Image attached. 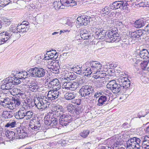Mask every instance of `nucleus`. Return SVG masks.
<instances>
[{
    "label": "nucleus",
    "instance_id": "nucleus-57",
    "mask_svg": "<svg viewBox=\"0 0 149 149\" xmlns=\"http://www.w3.org/2000/svg\"><path fill=\"white\" fill-rule=\"evenodd\" d=\"M58 80L57 79H54L50 81V82H49V86L51 87L52 86H54L56 83L58 82Z\"/></svg>",
    "mask_w": 149,
    "mask_h": 149
},
{
    "label": "nucleus",
    "instance_id": "nucleus-42",
    "mask_svg": "<svg viewBox=\"0 0 149 149\" xmlns=\"http://www.w3.org/2000/svg\"><path fill=\"white\" fill-rule=\"evenodd\" d=\"M50 52V54H48L50 55H51V57L53 59H56L58 55V53L56 52V51L52 49V50H50L47 51V53L46 55L48 54V53Z\"/></svg>",
    "mask_w": 149,
    "mask_h": 149
},
{
    "label": "nucleus",
    "instance_id": "nucleus-38",
    "mask_svg": "<svg viewBox=\"0 0 149 149\" xmlns=\"http://www.w3.org/2000/svg\"><path fill=\"white\" fill-rule=\"evenodd\" d=\"M16 125V121L14 120H10L6 123L4 127L6 128H13L15 127Z\"/></svg>",
    "mask_w": 149,
    "mask_h": 149
},
{
    "label": "nucleus",
    "instance_id": "nucleus-52",
    "mask_svg": "<svg viewBox=\"0 0 149 149\" xmlns=\"http://www.w3.org/2000/svg\"><path fill=\"white\" fill-rule=\"evenodd\" d=\"M110 9L111 8H110L109 7L105 6L102 9V13L105 15H108L110 12Z\"/></svg>",
    "mask_w": 149,
    "mask_h": 149
},
{
    "label": "nucleus",
    "instance_id": "nucleus-24",
    "mask_svg": "<svg viewBox=\"0 0 149 149\" xmlns=\"http://www.w3.org/2000/svg\"><path fill=\"white\" fill-rule=\"evenodd\" d=\"M3 102L4 103L3 107L8 108L10 109H12L14 108V104L12 100H11L10 98L8 97L3 98Z\"/></svg>",
    "mask_w": 149,
    "mask_h": 149
},
{
    "label": "nucleus",
    "instance_id": "nucleus-37",
    "mask_svg": "<svg viewBox=\"0 0 149 149\" xmlns=\"http://www.w3.org/2000/svg\"><path fill=\"white\" fill-rule=\"evenodd\" d=\"M60 69V66L58 64L57 65H53L50 68L51 71L53 73L55 74H58L59 73V69Z\"/></svg>",
    "mask_w": 149,
    "mask_h": 149
},
{
    "label": "nucleus",
    "instance_id": "nucleus-5",
    "mask_svg": "<svg viewBox=\"0 0 149 149\" xmlns=\"http://www.w3.org/2000/svg\"><path fill=\"white\" fill-rule=\"evenodd\" d=\"M130 1H125L124 2L122 1H116L111 3L109 5L111 9H120L122 10H124L126 13H128L130 11Z\"/></svg>",
    "mask_w": 149,
    "mask_h": 149
},
{
    "label": "nucleus",
    "instance_id": "nucleus-9",
    "mask_svg": "<svg viewBox=\"0 0 149 149\" xmlns=\"http://www.w3.org/2000/svg\"><path fill=\"white\" fill-rule=\"evenodd\" d=\"M61 4L63 6L73 7L77 5V3L74 0H60V1H56L54 3V7L56 10L64 8L61 7Z\"/></svg>",
    "mask_w": 149,
    "mask_h": 149
},
{
    "label": "nucleus",
    "instance_id": "nucleus-39",
    "mask_svg": "<svg viewBox=\"0 0 149 149\" xmlns=\"http://www.w3.org/2000/svg\"><path fill=\"white\" fill-rule=\"evenodd\" d=\"M134 24V26L138 28H140L145 25L144 21L142 19H139L136 21Z\"/></svg>",
    "mask_w": 149,
    "mask_h": 149
},
{
    "label": "nucleus",
    "instance_id": "nucleus-64",
    "mask_svg": "<svg viewBox=\"0 0 149 149\" xmlns=\"http://www.w3.org/2000/svg\"><path fill=\"white\" fill-rule=\"evenodd\" d=\"M75 110H74L72 113H73L74 115H79L81 112V111L79 110V109L76 108L74 109Z\"/></svg>",
    "mask_w": 149,
    "mask_h": 149
},
{
    "label": "nucleus",
    "instance_id": "nucleus-55",
    "mask_svg": "<svg viewBox=\"0 0 149 149\" xmlns=\"http://www.w3.org/2000/svg\"><path fill=\"white\" fill-rule=\"evenodd\" d=\"M61 88V84H60L59 81L56 83L55 85L52 87L53 90L58 91Z\"/></svg>",
    "mask_w": 149,
    "mask_h": 149
},
{
    "label": "nucleus",
    "instance_id": "nucleus-48",
    "mask_svg": "<svg viewBox=\"0 0 149 149\" xmlns=\"http://www.w3.org/2000/svg\"><path fill=\"white\" fill-rule=\"evenodd\" d=\"M43 102V104L44 105V109L46 108L47 105H49L50 104V102H51L50 100H49L48 98L45 97V98L44 97L43 98H41Z\"/></svg>",
    "mask_w": 149,
    "mask_h": 149
},
{
    "label": "nucleus",
    "instance_id": "nucleus-54",
    "mask_svg": "<svg viewBox=\"0 0 149 149\" xmlns=\"http://www.w3.org/2000/svg\"><path fill=\"white\" fill-rule=\"evenodd\" d=\"M75 108V107L72 104H69L67 107V110L69 112L72 113L74 110H74Z\"/></svg>",
    "mask_w": 149,
    "mask_h": 149
},
{
    "label": "nucleus",
    "instance_id": "nucleus-25",
    "mask_svg": "<svg viewBox=\"0 0 149 149\" xmlns=\"http://www.w3.org/2000/svg\"><path fill=\"white\" fill-rule=\"evenodd\" d=\"M138 58L140 57L142 59H147L149 58V52L146 49H143L140 51L137 55Z\"/></svg>",
    "mask_w": 149,
    "mask_h": 149
},
{
    "label": "nucleus",
    "instance_id": "nucleus-27",
    "mask_svg": "<svg viewBox=\"0 0 149 149\" xmlns=\"http://www.w3.org/2000/svg\"><path fill=\"white\" fill-rule=\"evenodd\" d=\"M14 116L17 119H21L25 117V110L22 109V107L20 108L19 110L15 113Z\"/></svg>",
    "mask_w": 149,
    "mask_h": 149
},
{
    "label": "nucleus",
    "instance_id": "nucleus-18",
    "mask_svg": "<svg viewBox=\"0 0 149 149\" xmlns=\"http://www.w3.org/2000/svg\"><path fill=\"white\" fill-rule=\"evenodd\" d=\"M12 34L8 32H3L0 34V45L3 44L12 37Z\"/></svg>",
    "mask_w": 149,
    "mask_h": 149
},
{
    "label": "nucleus",
    "instance_id": "nucleus-33",
    "mask_svg": "<svg viewBox=\"0 0 149 149\" xmlns=\"http://www.w3.org/2000/svg\"><path fill=\"white\" fill-rule=\"evenodd\" d=\"M26 72V74H27V77L28 78L30 77H36V67L32 68L29 70H27Z\"/></svg>",
    "mask_w": 149,
    "mask_h": 149
},
{
    "label": "nucleus",
    "instance_id": "nucleus-6",
    "mask_svg": "<svg viewBox=\"0 0 149 149\" xmlns=\"http://www.w3.org/2000/svg\"><path fill=\"white\" fill-rule=\"evenodd\" d=\"M125 146L127 149H140V139L135 137L130 138L126 141Z\"/></svg>",
    "mask_w": 149,
    "mask_h": 149
},
{
    "label": "nucleus",
    "instance_id": "nucleus-30",
    "mask_svg": "<svg viewBox=\"0 0 149 149\" xmlns=\"http://www.w3.org/2000/svg\"><path fill=\"white\" fill-rule=\"evenodd\" d=\"M5 133L6 137L10 140H13L16 139V135L15 132H14L7 130L5 132Z\"/></svg>",
    "mask_w": 149,
    "mask_h": 149
},
{
    "label": "nucleus",
    "instance_id": "nucleus-8",
    "mask_svg": "<svg viewBox=\"0 0 149 149\" xmlns=\"http://www.w3.org/2000/svg\"><path fill=\"white\" fill-rule=\"evenodd\" d=\"M118 29L114 28L111 31H109L106 36L107 42H118L120 40V37L118 33Z\"/></svg>",
    "mask_w": 149,
    "mask_h": 149
},
{
    "label": "nucleus",
    "instance_id": "nucleus-63",
    "mask_svg": "<svg viewBox=\"0 0 149 149\" xmlns=\"http://www.w3.org/2000/svg\"><path fill=\"white\" fill-rule=\"evenodd\" d=\"M40 118L38 117L37 116H35L32 118V119L31 121V122H33V123L34 122H38V121H40Z\"/></svg>",
    "mask_w": 149,
    "mask_h": 149
},
{
    "label": "nucleus",
    "instance_id": "nucleus-29",
    "mask_svg": "<svg viewBox=\"0 0 149 149\" xmlns=\"http://www.w3.org/2000/svg\"><path fill=\"white\" fill-rule=\"evenodd\" d=\"M80 35L81 38L84 40L90 39L91 37L90 32L85 29L80 31Z\"/></svg>",
    "mask_w": 149,
    "mask_h": 149
},
{
    "label": "nucleus",
    "instance_id": "nucleus-16",
    "mask_svg": "<svg viewBox=\"0 0 149 149\" xmlns=\"http://www.w3.org/2000/svg\"><path fill=\"white\" fill-rule=\"evenodd\" d=\"M106 31L103 29L98 30L97 31H96L95 34H94V38L96 39H102L105 38V40L107 42V39L106 36L107 35V33Z\"/></svg>",
    "mask_w": 149,
    "mask_h": 149
},
{
    "label": "nucleus",
    "instance_id": "nucleus-51",
    "mask_svg": "<svg viewBox=\"0 0 149 149\" xmlns=\"http://www.w3.org/2000/svg\"><path fill=\"white\" fill-rule=\"evenodd\" d=\"M71 87V82H66L63 84V88L67 90H70Z\"/></svg>",
    "mask_w": 149,
    "mask_h": 149
},
{
    "label": "nucleus",
    "instance_id": "nucleus-59",
    "mask_svg": "<svg viewBox=\"0 0 149 149\" xmlns=\"http://www.w3.org/2000/svg\"><path fill=\"white\" fill-rule=\"evenodd\" d=\"M85 82L84 79H83L80 78L79 79L78 81L76 83H77L78 86V88L81 86H82L84 84V83Z\"/></svg>",
    "mask_w": 149,
    "mask_h": 149
},
{
    "label": "nucleus",
    "instance_id": "nucleus-15",
    "mask_svg": "<svg viewBox=\"0 0 149 149\" xmlns=\"http://www.w3.org/2000/svg\"><path fill=\"white\" fill-rule=\"evenodd\" d=\"M26 128H17L16 129L15 131L16 135V139H23L24 138L28 135L26 131Z\"/></svg>",
    "mask_w": 149,
    "mask_h": 149
},
{
    "label": "nucleus",
    "instance_id": "nucleus-4",
    "mask_svg": "<svg viewBox=\"0 0 149 149\" xmlns=\"http://www.w3.org/2000/svg\"><path fill=\"white\" fill-rule=\"evenodd\" d=\"M17 75V74H14L13 75V77H10L4 79L2 81L1 89L3 90H9L12 88L13 85H17L19 84L21 81L15 76Z\"/></svg>",
    "mask_w": 149,
    "mask_h": 149
},
{
    "label": "nucleus",
    "instance_id": "nucleus-23",
    "mask_svg": "<svg viewBox=\"0 0 149 149\" xmlns=\"http://www.w3.org/2000/svg\"><path fill=\"white\" fill-rule=\"evenodd\" d=\"M143 30L139 29L134 32H131V38L134 39H136L139 38L141 36L143 35Z\"/></svg>",
    "mask_w": 149,
    "mask_h": 149
},
{
    "label": "nucleus",
    "instance_id": "nucleus-40",
    "mask_svg": "<svg viewBox=\"0 0 149 149\" xmlns=\"http://www.w3.org/2000/svg\"><path fill=\"white\" fill-rule=\"evenodd\" d=\"M27 74H26V72L25 71L19 72L17 73L18 78H17L19 79H25L28 78L27 77Z\"/></svg>",
    "mask_w": 149,
    "mask_h": 149
},
{
    "label": "nucleus",
    "instance_id": "nucleus-34",
    "mask_svg": "<svg viewBox=\"0 0 149 149\" xmlns=\"http://www.w3.org/2000/svg\"><path fill=\"white\" fill-rule=\"evenodd\" d=\"M0 21L1 27H6L9 26L11 23L10 19L6 18H4Z\"/></svg>",
    "mask_w": 149,
    "mask_h": 149
},
{
    "label": "nucleus",
    "instance_id": "nucleus-45",
    "mask_svg": "<svg viewBox=\"0 0 149 149\" xmlns=\"http://www.w3.org/2000/svg\"><path fill=\"white\" fill-rule=\"evenodd\" d=\"M12 2V0H0V6L4 7Z\"/></svg>",
    "mask_w": 149,
    "mask_h": 149
},
{
    "label": "nucleus",
    "instance_id": "nucleus-50",
    "mask_svg": "<svg viewBox=\"0 0 149 149\" xmlns=\"http://www.w3.org/2000/svg\"><path fill=\"white\" fill-rule=\"evenodd\" d=\"M25 110V114L26 118L27 119H29L32 118L33 116V112L30 111H26V110Z\"/></svg>",
    "mask_w": 149,
    "mask_h": 149
},
{
    "label": "nucleus",
    "instance_id": "nucleus-32",
    "mask_svg": "<svg viewBox=\"0 0 149 149\" xmlns=\"http://www.w3.org/2000/svg\"><path fill=\"white\" fill-rule=\"evenodd\" d=\"M15 113L13 111H4L3 113L2 116L5 118H10L14 115Z\"/></svg>",
    "mask_w": 149,
    "mask_h": 149
},
{
    "label": "nucleus",
    "instance_id": "nucleus-35",
    "mask_svg": "<svg viewBox=\"0 0 149 149\" xmlns=\"http://www.w3.org/2000/svg\"><path fill=\"white\" fill-rule=\"evenodd\" d=\"M104 84L102 80H98L94 84V86L95 88L99 89L103 87Z\"/></svg>",
    "mask_w": 149,
    "mask_h": 149
},
{
    "label": "nucleus",
    "instance_id": "nucleus-10",
    "mask_svg": "<svg viewBox=\"0 0 149 149\" xmlns=\"http://www.w3.org/2000/svg\"><path fill=\"white\" fill-rule=\"evenodd\" d=\"M92 17L87 15H81L78 17L76 22V26L77 28H80L81 26L89 25L91 19Z\"/></svg>",
    "mask_w": 149,
    "mask_h": 149
},
{
    "label": "nucleus",
    "instance_id": "nucleus-12",
    "mask_svg": "<svg viewBox=\"0 0 149 149\" xmlns=\"http://www.w3.org/2000/svg\"><path fill=\"white\" fill-rule=\"evenodd\" d=\"M94 92V90L91 86L85 85L83 86L79 90V94L82 97H85L87 96H90V94Z\"/></svg>",
    "mask_w": 149,
    "mask_h": 149
},
{
    "label": "nucleus",
    "instance_id": "nucleus-21",
    "mask_svg": "<svg viewBox=\"0 0 149 149\" xmlns=\"http://www.w3.org/2000/svg\"><path fill=\"white\" fill-rule=\"evenodd\" d=\"M59 95V92L55 90H50L49 91L47 97L49 100L51 101L57 98Z\"/></svg>",
    "mask_w": 149,
    "mask_h": 149
},
{
    "label": "nucleus",
    "instance_id": "nucleus-14",
    "mask_svg": "<svg viewBox=\"0 0 149 149\" xmlns=\"http://www.w3.org/2000/svg\"><path fill=\"white\" fill-rule=\"evenodd\" d=\"M118 81L122 87L123 89H126L130 86V80L125 77H121L118 79Z\"/></svg>",
    "mask_w": 149,
    "mask_h": 149
},
{
    "label": "nucleus",
    "instance_id": "nucleus-61",
    "mask_svg": "<svg viewBox=\"0 0 149 149\" xmlns=\"http://www.w3.org/2000/svg\"><path fill=\"white\" fill-rule=\"evenodd\" d=\"M81 99H77L74 100H73L72 102L74 103L75 104L79 105L81 103Z\"/></svg>",
    "mask_w": 149,
    "mask_h": 149
},
{
    "label": "nucleus",
    "instance_id": "nucleus-20",
    "mask_svg": "<svg viewBox=\"0 0 149 149\" xmlns=\"http://www.w3.org/2000/svg\"><path fill=\"white\" fill-rule=\"evenodd\" d=\"M36 77L41 78L44 77L48 71L46 69L39 67H36Z\"/></svg>",
    "mask_w": 149,
    "mask_h": 149
},
{
    "label": "nucleus",
    "instance_id": "nucleus-60",
    "mask_svg": "<svg viewBox=\"0 0 149 149\" xmlns=\"http://www.w3.org/2000/svg\"><path fill=\"white\" fill-rule=\"evenodd\" d=\"M59 105L55 106L52 107V111L51 112H53L54 113H56Z\"/></svg>",
    "mask_w": 149,
    "mask_h": 149
},
{
    "label": "nucleus",
    "instance_id": "nucleus-13",
    "mask_svg": "<svg viewBox=\"0 0 149 149\" xmlns=\"http://www.w3.org/2000/svg\"><path fill=\"white\" fill-rule=\"evenodd\" d=\"M109 144L110 147L107 146H102L99 149H114V147L117 148L121 145V142L119 139H116L115 138H112L110 140Z\"/></svg>",
    "mask_w": 149,
    "mask_h": 149
},
{
    "label": "nucleus",
    "instance_id": "nucleus-2",
    "mask_svg": "<svg viewBox=\"0 0 149 149\" xmlns=\"http://www.w3.org/2000/svg\"><path fill=\"white\" fill-rule=\"evenodd\" d=\"M53 113L57 117L60 116L59 123L63 127L66 126L72 121L75 120L73 118V116H72L69 113H65L64 109L61 106H59L56 113Z\"/></svg>",
    "mask_w": 149,
    "mask_h": 149
},
{
    "label": "nucleus",
    "instance_id": "nucleus-7",
    "mask_svg": "<svg viewBox=\"0 0 149 149\" xmlns=\"http://www.w3.org/2000/svg\"><path fill=\"white\" fill-rule=\"evenodd\" d=\"M57 117L53 112H49L45 118V123L53 128L56 127L58 123Z\"/></svg>",
    "mask_w": 149,
    "mask_h": 149
},
{
    "label": "nucleus",
    "instance_id": "nucleus-47",
    "mask_svg": "<svg viewBox=\"0 0 149 149\" xmlns=\"http://www.w3.org/2000/svg\"><path fill=\"white\" fill-rule=\"evenodd\" d=\"M43 102V104L44 105V109L46 108L47 105H49L50 104V102H51L50 100H49L48 98L45 97V98L44 97L43 98H41Z\"/></svg>",
    "mask_w": 149,
    "mask_h": 149
},
{
    "label": "nucleus",
    "instance_id": "nucleus-26",
    "mask_svg": "<svg viewBox=\"0 0 149 149\" xmlns=\"http://www.w3.org/2000/svg\"><path fill=\"white\" fill-rule=\"evenodd\" d=\"M77 76L73 72L66 71L65 72L64 78L68 81L74 80L76 79Z\"/></svg>",
    "mask_w": 149,
    "mask_h": 149
},
{
    "label": "nucleus",
    "instance_id": "nucleus-1",
    "mask_svg": "<svg viewBox=\"0 0 149 149\" xmlns=\"http://www.w3.org/2000/svg\"><path fill=\"white\" fill-rule=\"evenodd\" d=\"M82 75L87 77L91 76L92 72L97 70H102V66L99 62L95 61H87L83 65Z\"/></svg>",
    "mask_w": 149,
    "mask_h": 149
},
{
    "label": "nucleus",
    "instance_id": "nucleus-28",
    "mask_svg": "<svg viewBox=\"0 0 149 149\" xmlns=\"http://www.w3.org/2000/svg\"><path fill=\"white\" fill-rule=\"evenodd\" d=\"M103 69L102 67V70L101 71H99L98 70H97L96 73H94L93 77L95 79H103L106 76V74L105 72H102Z\"/></svg>",
    "mask_w": 149,
    "mask_h": 149
},
{
    "label": "nucleus",
    "instance_id": "nucleus-43",
    "mask_svg": "<svg viewBox=\"0 0 149 149\" xmlns=\"http://www.w3.org/2000/svg\"><path fill=\"white\" fill-rule=\"evenodd\" d=\"M75 97V95L73 93H67L65 95V98L68 100H71L73 99Z\"/></svg>",
    "mask_w": 149,
    "mask_h": 149
},
{
    "label": "nucleus",
    "instance_id": "nucleus-41",
    "mask_svg": "<svg viewBox=\"0 0 149 149\" xmlns=\"http://www.w3.org/2000/svg\"><path fill=\"white\" fill-rule=\"evenodd\" d=\"M21 98L17 97L16 98H12V101L14 102V106L15 105V107H18L21 104L22 100Z\"/></svg>",
    "mask_w": 149,
    "mask_h": 149
},
{
    "label": "nucleus",
    "instance_id": "nucleus-44",
    "mask_svg": "<svg viewBox=\"0 0 149 149\" xmlns=\"http://www.w3.org/2000/svg\"><path fill=\"white\" fill-rule=\"evenodd\" d=\"M25 91L22 89H19L18 97L21 98L22 99H25L26 95L25 93Z\"/></svg>",
    "mask_w": 149,
    "mask_h": 149
},
{
    "label": "nucleus",
    "instance_id": "nucleus-3",
    "mask_svg": "<svg viewBox=\"0 0 149 149\" xmlns=\"http://www.w3.org/2000/svg\"><path fill=\"white\" fill-rule=\"evenodd\" d=\"M29 23L25 21H23L20 24H18L17 27L15 25H12L8 32L11 33L12 36L16 35L19 37L20 35L18 32L23 33L27 31L29 28Z\"/></svg>",
    "mask_w": 149,
    "mask_h": 149
},
{
    "label": "nucleus",
    "instance_id": "nucleus-56",
    "mask_svg": "<svg viewBox=\"0 0 149 149\" xmlns=\"http://www.w3.org/2000/svg\"><path fill=\"white\" fill-rule=\"evenodd\" d=\"M76 82H73L72 83L71 82V88L70 90L74 91L78 88V86Z\"/></svg>",
    "mask_w": 149,
    "mask_h": 149
},
{
    "label": "nucleus",
    "instance_id": "nucleus-31",
    "mask_svg": "<svg viewBox=\"0 0 149 149\" xmlns=\"http://www.w3.org/2000/svg\"><path fill=\"white\" fill-rule=\"evenodd\" d=\"M31 84L29 86V90L33 92H36L38 89L39 86L37 81L31 82Z\"/></svg>",
    "mask_w": 149,
    "mask_h": 149
},
{
    "label": "nucleus",
    "instance_id": "nucleus-11",
    "mask_svg": "<svg viewBox=\"0 0 149 149\" xmlns=\"http://www.w3.org/2000/svg\"><path fill=\"white\" fill-rule=\"evenodd\" d=\"M107 87L116 94H118L120 91L123 90L122 87L119 83H117L115 80L111 81L108 83Z\"/></svg>",
    "mask_w": 149,
    "mask_h": 149
},
{
    "label": "nucleus",
    "instance_id": "nucleus-49",
    "mask_svg": "<svg viewBox=\"0 0 149 149\" xmlns=\"http://www.w3.org/2000/svg\"><path fill=\"white\" fill-rule=\"evenodd\" d=\"M90 133V131L88 130H84L79 134L80 135L84 138H86Z\"/></svg>",
    "mask_w": 149,
    "mask_h": 149
},
{
    "label": "nucleus",
    "instance_id": "nucleus-46",
    "mask_svg": "<svg viewBox=\"0 0 149 149\" xmlns=\"http://www.w3.org/2000/svg\"><path fill=\"white\" fill-rule=\"evenodd\" d=\"M38 98H40V97H38ZM38 100L39 102L37 103V104H36V107H37L38 109H45L44 107V105L43 104V102H42V100H41H41L40 99L39 100Z\"/></svg>",
    "mask_w": 149,
    "mask_h": 149
},
{
    "label": "nucleus",
    "instance_id": "nucleus-17",
    "mask_svg": "<svg viewBox=\"0 0 149 149\" xmlns=\"http://www.w3.org/2000/svg\"><path fill=\"white\" fill-rule=\"evenodd\" d=\"M36 104L35 103L34 100H33L31 99L26 98L22 109L25 110L31 109L35 105L36 106Z\"/></svg>",
    "mask_w": 149,
    "mask_h": 149
},
{
    "label": "nucleus",
    "instance_id": "nucleus-62",
    "mask_svg": "<svg viewBox=\"0 0 149 149\" xmlns=\"http://www.w3.org/2000/svg\"><path fill=\"white\" fill-rule=\"evenodd\" d=\"M29 126L31 129L35 131L38 130L40 128V127H38V126L35 125H29Z\"/></svg>",
    "mask_w": 149,
    "mask_h": 149
},
{
    "label": "nucleus",
    "instance_id": "nucleus-22",
    "mask_svg": "<svg viewBox=\"0 0 149 149\" xmlns=\"http://www.w3.org/2000/svg\"><path fill=\"white\" fill-rule=\"evenodd\" d=\"M141 139L140 143H142V147L146 149H149V136H144Z\"/></svg>",
    "mask_w": 149,
    "mask_h": 149
},
{
    "label": "nucleus",
    "instance_id": "nucleus-19",
    "mask_svg": "<svg viewBox=\"0 0 149 149\" xmlns=\"http://www.w3.org/2000/svg\"><path fill=\"white\" fill-rule=\"evenodd\" d=\"M109 95L107 94H105L104 95L100 96L98 100L97 105L99 106H101L106 105L105 103L109 100Z\"/></svg>",
    "mask_w": 149,
    "mask_h": 149
},
{
    "label": "nucleus",
    "instance_id": "nucleus-58",
    "mask_svg": "<svg viewBox=\"0 0 149 149\" xmlns=\"http://www.w3.org/2000/svg\"><path fill=\"white\" fill-rule=\"evenodd\" d=\"M19 89L16 88H13L11 92V94L13 96L17 95L18 97Z\"/></svg>",
    "mask_w": 149,
    "mask_h": 149
},
{
    "label": "nucleus",
    "instance_id": "nucleus-36",
    "mask_svg": "<svg viewBox=\"0 0 149 149\" xmlns=\"http://www.w3.org/2000/svg\"><path fill=\"white\" fill-rule=\"evenodd\" d=\"M72 69L77 74L82 75V71L83 70V66H80V65L74 66Z\"/></svg>",
    "mask_w": 149,
    "mask_h": 149
},
{
    "label": "nucleus",
    "instance_id": "nucleus-53",
    "mask_svg": "<svg viewBox=\"0 0 149 149\" xmlns=\"http://www.w3.org/2000/svg\"><path fill=\"white\" fill-rule=\"evenodd\" d=\"M149 61L148 60H144L140 64V65L143 70H145L146 68L148 63Z\"/></svg>",
    "mask_w": 149,
    "mask_h": 149
}]
</instances>
